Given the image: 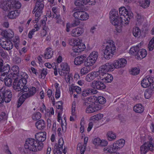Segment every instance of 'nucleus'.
<instances>
[{
    "instance_id": "28",
    "label": "nucleus",
    "mask_w": 154,
    "mask_h": 154,
    "mask_svg": "<svg viewBox=\"0 0 154 154\" xmlns=\"http://www.w3.org/2000/svg\"><path fill=\"white\" fill-rule=\"evenodd\" d=\"M125 140L123 139H120L114 143V146L115 148L118 149L122 148L124 145Z\"/></svg>"
},
{
    "instance_id": "33",
    "label": "nucleus",
    "mask_w": 154,
    "mask_h": 154,
    "mask_svg": "<svg viewBox=\"0 0 154 154\" xmlns=\"http://www.w3.org/2000/svg\"><path fill=\"white\" fill-rule=\"evenodd\" d=\"M96 61L88 56L86 57L85 60V66H92L96 62Z\"/></svg>"
},
{
    "instance_id": "48",
    "label": "nucleus",
    "mask_w": 154,
    "mask_h": 154,
    "mask_svg": "<svg viewBox=\"0 0 154 154\" xmlns=\"http://www.w3.org/2000/svg\"><path fill=\"white\" fill-rule=\"evenodd\" d=\"M41 117V114L39 112H35L32 115V118L34 120L36 121L40 119Z\"/></svg>"
},
{
    "instance_id": "41",
    "label": "nucleus",
    "mask_w": 154,
    "mask_h": 154,
    "mask_svg": "<svg viewBox=\"0 0 154 154\" xmlns=\"http://www.w3.org/2000/svg\"><path fill=\"white\" fill-rule=\"evenodd\" d=\"M27 98L25 94H23L19 98L17 105V107H19L23 103L25 100Z\"/></svg>"
},
{
    "instance_id": "11",
    "label": "nucleus",
    "mask_w": 154,
    "mask_h": 154,
    "mask_svg": "<svg viewBox=\"0 0 154 154\" xmlns=\"http://www.w3.org/2000/svg\"><path fill=\"white\" fill-rule=\"evenodd\" d=\"M12 72L8 75L14 79H18L23 77L22 75H19V68L17 66H14L12 67L11 70Z\"/></svg>"
},
{
    "instance_id": "45",
    "label": "nucleus",
    "mask_w": 154,
    "mask_h": 154,
    "mask_svg": "<svg viewBox=\"0 0 154 154\" xmlns=\"http://www.w3.org/2000/svg\"><path fill=\"white\" fill-rule=\"evenodd\" d=\"M11 10L15 9H18L20 8L21 6V3L18 1H15L13 4L11 5Z\"/></svg>"
},
{
    "instance_id": "32",
    "label": "nucleus",
    "mask_w": 154,
    "mask_h": 154,
    "mask_svg": "<svg viewBox=\"0 0 154 154\" xmlns=\"http://www.w3.org/2000/svg\"><path fill=\"white\" fill-rule=\"evenodd\" d=\"M133 110L136 112L141 113L143 111L144 108L141 104H138L134 106Z\"/></svg>"
},
{
    "instance_id": "8",
    "label": "nucleus",
    "mask_w": 154,
    "mask_h": 154,
    "mask_svg": "<svg viewBox=\"0 0 154 154\" xmlns=\"http://www.w3.org/2000/svg\"><path fill=\"white\" fill-rule=\"evenodd\" d=\"M154 150V146L151 142H149L145 143L140 146V154H146L149 150Z\"/></svg>"
},
{
    "instance_id": "24",
    "label": "nucleus",
    "mask_w": 154,
    "mask_h": 154,
    "mask_svg": "<svg viewBox=\"0 0 154 154\" xmlns=\"http://www.w3.org/2000/svg\"><path fill=\"white\" fill-rule=\"evenodd\" d=\"M0 7L5 11L11 10V6L6 0H1L0 2Z\"/></svg>"
},
{
    "instance_id": "36",
    "label": "nucleus",
    "mask_w": 154,
    "mask_h": 154,
    "mask_svg": "<svg viewBox=\"0 0 154 154\" xmlns=\"http://www.w3.org/2000/svg\"><path fill=\"white\" fill-rule=\"evenodd\" d=\"M35 125L38 129L39 130L43 129L45 127V122L42 120H40L36 122Z\"/></svg>"
},
{
    "instance_id": "54",
    "label": "nucleus",
    "mask_w": 154,
    "mask_h": 154,
    "mask_svg": "<svg viewBox=\"0 0 154 154\" xmlns=\"http://www.w3.org/2000/svg\"><path fill=\"white\" fill-rule=\"evenodd\" d=\"M148 48L149 51H152L154 48V37L149 42L148 45Z\"/></svg>"
},
{
    "instance_id": "15",
    "label": "nucleus",
    "mask_w": 154,
    "mask_h": 154,
    "mask_svg": "<svg viewBox=\"0 0 154 154\" xmlns=\"http://www.w3.org/2000/svg\"><path fill=\"white\" fill-rule=\"evenodd\" d=\"M44 7V5L42 3L36 2L34 8L32 11V13H35L36 15L38 16L41 15Z\"/></svg>"
},
{
    "instance_id": "4",
    "label": "nucleus",
    "mask_w": 154,
    "mask_h": 154,
    "mask_svg": "<svg viewBox=\"0 0 154 154\" xmlns=\"http://www.w3.org/2000/svg\"><path fill=\"white\" fill-rule=\"evenodd\" d=\"M19 81L18 79H14V81L13 83V88L16 91H23L26 92L28 89V88L25 86L27 81L26 78L22 77Z\"/></svg>"
},
{
    "instance_id": "10",
    "label": "nucleus",
    "mask_w": 154,
    "mask_h": 154,
    "mask_svg": "<svg viewBox=\"0 0 154 154\" xmlns=\"http://www.w3.org/2000/svg\"><path fill=\"white\" fill-rule=\"evenodd\" d=\"M0 45L5 50L7 51L11 50L13 47V44L11 41L4 38L0 39Z\"/></svg>"
},
{
    "instance_id": "40",
    "label": "nucleus",
    "mask_w": 154,
    "mask_h": 154,
    "mask_svg": "<svg viewBox=\"0 0 154 154\" xmlns=\"http://www.w3.org/2000/svg\"><path fill=\"white\" fill-rule=\"evenodd\" d=\"M106 136L108 140L109 141L114 140L116 138V135L115 134L111 131L108 132Z\"/></svg>"
},
{
    "instance_id": "16",
    "label": "nucleus",
    "mask_w": 154,
    "mask_h": 154,
    "mask_svg": "<svg viewBox=\"0 0 154 154\" xmlns=\"http://www.w3.org/2000/svg\"><path fill=\"white\" fill-rule=\"evenodd\" d=\"M84 31V28L79 27L73 29L70 32V35L73 37H78L82 35Z\"/></svg>"
},
{
    "instance_id": "22",
    "label": "nucleus",
    "mask_w": 154,
    "mask_h": 154,
    "mask_svg": "<svg viewBox=\"0 0 154 154\" xmlns=\"http://www.w3.org/2000/svg\"><path fill=\"white\" fill-rule=\"evenodd\" d=\"M87 56L85 54L81 55L76 57L74 60V63L76 65H79L83 63L85 60Z\"/></svg>"
},
{
    "instance_id": "44",
    "label": "nucleus",
    "mask_w": 154,
    "mask_h": 154,
    "mask_svg": "<svg viewBox=\"0 0 154 154\" xmlns=\"http://www.w3.org/2000/svg\"><path fill=\"white\" fill-rule=\"evenodd\" d=\"M139 45L136 47H132L130 48L129 51V53L131 55H135L136 56L137 53L139 50Z\"/></svg>"
},
{
    "instance_id": "37",
    "label": "nucleus",
    "mask_w": 154,
    "mask_h": 154,
    "mask_svg": "<svg viewBox=\"0 0 154 154\" xmlns=\"http://www.w3.org/2000/svg\"><path fill=\"white\" fill-rule=\"evenodd\" d=\"M154 92V89L152 88H148L144 92V97L146 99L150 98Z\"/></svg>"
},
{
    "instance_id": "61",
    "label": "nucleus",
    "mask_w": 154,
    "mask_h": 154,
    "mask_svg": "<svg viewBox=\"0 0 154 154\" xmlns=\"http://www.w3.org/2000/svg\"><path fill=\"white\" fill-rule=\"evenodd\" d=\"M56 106L57 109H60V112L63 111L62 103L61 101L57 102L56 103Z\"/></svg>"
},
{
    "instance_id": "58",
    "label": "nucleus",
    "mask_w": 154,
    "mask_h": 154,
    "mask_svg": "<svg viewBox=\"0 0 154 154\" xmlns=\"http://www.w3.org/2000/svg\"><path fill=\"white\" fill-rule=\"evenodd\" d=\"M140 72V70L139 69L134 68H133L131 71V73L132 75H137Z\"/></svg>"
},
{
    "instance_id": "52",
    "label": "nucleus",
    "mask_w": 154,
    "mask_h": 154,
    "mask_svg": "<svg viewBox=\"0 0 154 154\" xmlns=\"http://www.w3.org/2000/svg\"><path fill=\"white\" fill-rule=\"evenodd\" d=\"M82 18H80V20L82 21H85L89 18L88 14L86 12L82 11Z\"/></svg>"
},
{
    "instance_id": "9",
    "label": "nucleus",
    "mask_w": 154,
    "mask_h": 154,
    "mask_svg": "<svg viewBox=\"0 0 154 154\" xmlns=\"http://www.w3.org/2000/svg\"><path fill=\"white\" fill-rule=\"evenodd\" d=\"M114 66L113 65V62L112 63H107L105 64L102 66L99 69L100 73H107L108 71H112L115 69Z\"/></svg>"
},
{
    "instance_id": "30",
    "label": "nucleus",
    "mask_w": 154,
    "mask_h": 154,
    "mask_svg": "<svg viewBox=\"0 0 154 154\" xmlns=\"http://www.w3.org/2000/svg\"><path fill=\"white\" fill-rule=\"evenodd\" d=\"M97 93V91L96 89H87L83 91L82 94L83 96L86 97L88 95L96 94Z\"/></svg>"
},
{
    "instance_id": "60",
    "label": "nucleus",
    "mask_w": 154,
    "mask_h": 154,
    "mask_svg": "<svg viewBox=\"0 0 154 154\" xmlns=\"http://www.w3.org/2000/svg\"><path fill=\"white\" fill-rule=\"evenodd\" d=\"M120 63L117 60H115L113 62V65L114 66L115 68L116 69L122 68V67L121 65V66H120Z\"/></svg>"
},
{
    "instance_id": "18",
    "label": "nucleus",
    "mask_w": 154,
    "mask_h": 154,
    "mask_svg": "<svg viewBox=\"0 0 154 154\" xmlns=\"http://www.w3.org/2000/svg\"><path fill=\"white\" fill-rule=\"evenodd\" d=\"M100 79L104 81L106 83L111 82L113 80V77L110 74L103 72V73H100Z\"/></svg>"
},
{
    "instance_id": "23",
    "label": "nucleus",
    "mask_w": 154,
    "mask_h": 154,
    "mask_svg": "<svg viewBox=\"0 0 154 154\" xmlns=\"http://www.w3.org/2000/svg\"><path fill=\"white\" fill-rule=\"evenodd\" d=\"M147 51L144 49H140L139 48V50L137 51L136 55V57L137 59H142L144 58L146 55Z\"/></svg>"
},
{
    "instance_id": "14",
    "label": "nucleus",
    "mask_w": 154,
    "mask_h": 154,
    "mask_svg": "<svg viewBox=\"0 0 154 154\" xmlns=\"http://www.w3.org/2000/svg\"><path fill=\"white\" fill-rule=\"evenodd\" d=\"M100 73L99 70L97 71L90 72L86 76L85 80L88 82H91L98 76L100 77Z\"/></svg>"
},
{
    "instance_id": "38",
    "label": "nucleus",
    "mask_w": 154,
    "mask_h": 154,
    "mask_svg": "<svg viewBox=\"0 0 154 154\" xmlns=\"http://www.w3.org/2000/svg\"><path fill=\"white\" fill-rule=\"evenodd\" d=\"M91 70V68L89 66H85L82 67L80 70V74L82 76L86 74Z\"/></svg>"
},
{
    "instance_id": "27",
    "label": "nucleus",
    "mask_w": 154,
    "mask_h": 154,
    "mask_svg": "<svg viewBox=\"0 0 154 154\" xmlns=\"http://www.w3.org/2000/svg\"><path fill=\"white\" fill-rule=\"evenodd\" d=\"M28 92L25 93L24 94L27 98H28L34 96L36 92V89L35 87H32L28 89L27 91Z\"/></svg>"
},
{
    "instance_id": "51",
    "label": "nucleus",
    "mask_w": 154,
    "mask_h": 154,
    "mask_svg": "<svg viewBox=\"0 0 154 154\" xmlns=\"http://www.w3.org/2000/svg\"><path fill=\"white\" fill-rule=\"evenodd\" d=\"M97 102H96L94 103H97V104L99 103L100 104H103L106 101L105 98L102 96L98 97L97 99Z\"/></svg>"
},
{
    "instance_id": "35",
    "label": "nucleus",
    "mask_w": 154,
    "mask_h": 154,
    "mask_svg": "<svg viewBox=\"0 0 154 154\" xmlns=\"http://www.w3.org/2000/svg\"><path fill=\"white\" fill-rule=\"evenodd\" d=\"M53 54V51L51 48H47L46 49L44 54L45 57L46 59L51 58L52 57Z\"/></svg>"
},
{
    "instance_id": "63",
    "label": "nucleus",
    "mask_w": 154,
    "mask_h": 154,
    "mask_svg": "<svg viewBox=\"0 0 154 154\" xmlns=\"http://www.w3.org/2000/svg\"><path fill=\"white\" fill-rule=\"evenodd\" d=\"M55 18L56 20V23H57L61 24L63 22L62 20L60 17V15H56Z\"/></svg>"
},
{
    "instance_id": "3",
    "label": "nucleus",
    "mask_w": 154,
    "mask_h": 154,
    "mask_svg": "<svg viewBox=\"0 0 154 154\" xmlns=\"http://www.w3.org/2000/svg\"><path fill=\"white\" fill-rule=\"evenodd\" d=\"M105 49L104 54L105 57L107 59L112 58L114 55L116 50V46L114 42L110 39L106 40L105 43Z\"/></svg>"
},
{
    "instance_id": "34",
    "label": "nucleus",
    "mask_w": 154,
    "mask_h": 154,
    "mask_svg": "<svg viewBox=\"0 0 154 154\" xmlns=\"http://www.w3.org/2000/svg\"><path fill=\"white\" fill-rule=\"evenodd\" d=\"M82 11L80 10H77L74 9L72 12L74 11L72 14V16L76 19L80 20V18H82Z\"/></svg>"
},
{
    "instance_id": "59",
    "label": "nucleus",
    "mask_w": 154,
    "mask_h": 154,
    "mask_svg": "<svg viewBox=\"0 0 154 154\" xmlns=\"http://www.w3.org/2000/svg\"><path fill=\"white\" fill-rule=\"evenodd\" d=\"M120 63L117 60H115L113 62V65L114 66L115 68L116 69L122 68V67L121 65V66H120Z\"/></svg>"
},
{
    "instance_id": "56",
    "label": "nucleus",
    "mask_w": 154,
    "mask_h": 154,
    "mask_svg": "<svg viewBox=\"0 0 154 154\" xmlns=\"http://www.w3.org/2000/svg\"><path fill=\"white\" fill-rule=\"evenodd\" d=\"M120 63V65L122 66V68L124 67L127 64V61L126 59L124 58H121L117 60Z\"/></svg>"
},
{
    "instance_id": "12",
    "label": "nucleus",
    "mask_w": 154,
    "mask_h": 154,
    "mask_svg": "<svg viewBox=\"0 0 154 154\" xmlns=\"http://www.w3.org/2000/svg\"><path fill=\"white\" fill-rule=\"evenodd\" d=\"M63 143V139L62 138H60L58 141V143H56L55 145L54 150V154H62Z\"/></svg>"
},
{
    "instance_id": "62",
    "label": "nucleus",
    "mask_w": 154,
    "mask_h": 154,
    "mask_svg": "<svg viewBox=\"0 0 154 154\" xmlns=\"http://www.w3.org/2000/svg\"><path fill=\"white\" fill-rule=\"evenodd\" d=\"M101 139L99 138L94 139L93 140V143L95 146H99Z\"/></svg>"
},
{
    "instance_id": "53",
    "label": "nucleus",
    "mask_w": 154,
    "mask_h": 154,
    "mask_svg": "<svg viewBox=\"0 0 154 154\" xmlns=\"http://www.w3.org/2000/svg\"><path fill=\"white\" fill-rule=\"evenodd\" d=\"M52 91L50 89H48L47 91V94L48 97L49 98H51V100H52V103L53 105H54V98L52 96Z\"/></svg>"
},
{
    "instance_id": "6",
    "label": "nucleus",
    "mask_w": 154,
    "mask_h": 154,
    "mask_svg": "<svg viewBox=\"0 0 154 154\" xmlns=\"http://www.w3.org/2000/svg\"><path fill=\"white\" fill-rule=\"evenodd\" d=\"M12 94L11 91L6 89L4 87L0 89V106H2V103L9 102L11 98Z\"/></svg>"
},
{
    "instance_id": "25",
    "label": "nucleus",
    "mask_w": 154,
    "mask_h": 154,
    "mask_svg": "<svg viewBox=\"0 0 154 154\" xmlns=\"http://www.w3.org/2000/svg\"><path fill=\"white\" fill-rule=\"evenodd\" d=\"M92 85L95 86L96 88L98 90H102L105 89L106 87L104 84L99 81L94 80L92 82Z\"/></svg>"
},
{
    "instance_id": "57",
    "label": "nucleus",
    "mask_w": 154,
    "mask_h": 154,
    "mask_svg": "<svg viewBox=\"0 0 154 154\" xmlns=\"http://www.w3.org/2000/svg\"><path fill=\"white\" fill-rule=\"evenodd\" d=\"M7 119V116L5 112H2L0 114V122L6 120Z\"/></svg>"
},
{
    "instance_id": "26",
    "label": "nucleus",
    "mask_w": 154,
    "mask_h": 154,
    "mask_svg": "<svg viewBox=\"0 0 154 154\" xmlns=\"http://www.w3.org/2000/svg\"><path fill=\"white\" fill-rule=\"evenodd\" d=\"M152 82V79L151 78L146 77L141 82V85L143 88H146L150 86Z\"/></svg>"
},
{
    "instance_id": "2",
    "label": "nucleus",
    "mask_w": 154,
    "mask_h": 154,
    "mask_svg": "<svg viewBox=\"0 0 154 154\" xmlns=\"http://www.w3.org/2000/svg\"><path fill=\"white\" fill-rule=\"evenodd\" d=\"M109 16L111 23L115 26L117 32L120 33L122 31V23L119 16L118 11L115 9L111 10L109 12Z\"/></svg>"
},
{
    "instance_id": "43",
    "label": "nucleus",
    "mask_w": 154,
    "mask_h": 154,
    "mask_svg": "<svg viewBox=\"0 0 154 154\" xmlns=\"http://www.w3.org/2000/svg\"><path fill=\"white\" fill-rule=\"evenodd\" d=\"M117 149L115 148L114 147L113 143L112 146H108L107 148H104L103 151L106 153L109 152L111 154L112 152H113V151H115Z\"/></svg>"
},
{
    "instance_id": "64",
    "label": "nucleus",
    "mask_w": 154,
    "mask_h": 154,
    "mask_svg": "<svg viewBox=\"0 0 154 154\" xmlns=\"http://www.w3.org/2000/svg\"><path fill=\"white\" fill-rule=\"evenodd\" d=\"M80 23V22L79 20H74L72 23L71 26L72 27H75L79 25Z\"/></svg>"
},
{
    "instance_id": "31",
    "label": "nucleus",
    "mask_w": 154,
    "mask_h": 154,
    "mask_svg": "<svg viewBox=\"0 0 154 154\" xmlns=\"http://www.w3.org/2000/svg\"><path fill=\"white\" fill-rule=\"evenodd\" d=\"M3 63L0 61V74L3 72H9L10 70V66L7 64L6 66H3Z\"/></svg>"
},
{
    "instance_id": "5",
    "label": "nucleus",
    "mask_w": 154,
    "mask_h": 154,
    "mask_svg": "<svg viewBox=\"0 0 154 154\" xmlns=\"http://www.w3.org/2000/svg\"><path fill=\"white\" fill-rule=\"evenodd\" d=\"M69 44L73 46L72 50L75 53L80 52L85 48V45L79 39L70 38L69 40Z\"/></svg>"
},
{
    "instance_id": "21",
    "label": "nucleus",
    "mask_w": 154,
    "mask_h": 154,
    "mask_svg": "<svg viewBox=\"0 0 154 154\" xmlns=\"http://www.w3.org/2000/svg\"><path fill=\"white\" fill-rule=\"evenodd\" d=\"M88 138L87 137H85L84 139V144L83 145L81 143H79L77 145V149H79V148L80 150V154H84V152L85 151L87 143L88 142Z\"/></svg>"
},
{
    "instance_id": "7",
    "label": "nucleus",
    "mask_w": 154,
    "mask_h": 154,
    "mask_svg": "<svg viewBox=\"0 0 154 154\" xmlns=\"http://www.w3.org/2000/svg\"><path fill=\"white\" fill-rule=\"evenodd\" d=\"M119 11L121 16L120 18V20H121L122 24L128 25L130 18L132 17L131 14L123 6L119 8Z\"/></svg>"
},
{
    "instance_id": "49",
    "label": "nucleus",
    "mask_w": 154,
    "mask_h": 154,
    "mask_svg": "<svg viewBox=\"0 0 154 154\" xmlns=\"http://www.w3.org/2000/svg\"><path fill=\"white\" fill-rule=\"evenodd\" d=\"M98 56V54L97 51H92L89 56L91 58L93 59L94 60H97Z\"/></svg>"
},
{
    "instance_id": "50",
    "label": "nucleus",
    "mask_w": 154,
    "mask_h": 154,
    "mask_svg": "<svg viewBox=\"0 0 154 154\" xmlns=\"http://www.w3.org/2000/svg\"><path fill=\"white\" fill-rule=\"evenodd\" d=\"M69 72H66V73L64 74V75L63 76L64 77L67 83L69 82L70 79L72 78V75H69Z\"/></svg>"
},
{
    "instance_id": "55",
    "label": "nucleus",
    "mask_w": 154,
    "mask_h": 154,
    "mask_svg": "<svg viewBox=\"0 0 154 154\" xmlns=\"http://www.w3.org/2000/svg\"><path fill=\"white\" fill-rule=\"evenodd\" d=\"M5 85L7 86L11 85L12 82L11 79L10 78H7L4 80Z\"/></svg>"
},
{
    "instance_id": "1",
    "label": "nucleus",
    "mask_w": 154,
    "mask_h": 154,
    "mask_svg": "<svg viewBox=\"0 0 154 154\" xmlns=\"http://www.w3.org/2000/svg\"><path fill=\"white\" fill-rule=\"evenodd\" d=\"M24 148L26 149L33 152L40 151L43 148L41 143L32 138H29L26 140Z\"/></svg>"
},
{
    "instance_id": "46",
    "label": "nucleus",
    "mask_w": 154,
    "mask_h": 154,
    "mask_svg": "<svg viewBox=\"0 0 154 154\" xmlns=\"http://www.w3.org/2000/svg\"><path fill=\"white\" fill-rule=\"evenodd\" d=\"M140 34V30L139 28L135 27L133 28V34L135 37H139Z\"/></svg>"
},
{
    "instance_id": "13",
    "label": "nucleus",
    "mask_w": 154,
    "mask_h": 154,
    "mask_svg": "<svg viewBox=\"0 0 154 154\" xmlns=\"http://www.w3.org/2000/svg\"><path fill=\"white\" fill-rule=\"evenodd\" d=\"M101 108V106L97 104V103H96L94 104V105L89 104L86 109V112L88 113H92L100 110Z\"/></svg>"
},
{
    "instance_id": "29",
    "label": "nucleus",
    "mask_w": 154,
    "mask_h": 154,
    "mask_svg": "<svg viewBox=\"0 0 154 154\" xmlns=\"http://www.w3.org/2000/svg\"><path fill=\"white\" fill-rule=\"evenodd\" d=\"M20 14V11L19 10L12 11L8 14V17L11 19H15Z\"/></svg>"
},
{
    "instance_id": "19",
    "label": "nucleus",
    "mask_w": 154,
    "mask_h": 154,
    "mask_svg": "<svg viewBox=\"0 0 154 154\" xmlns=\"http://www.w3.org/2000/svg\"><path fill=\"white\" fill-rule=\"evenodd\" d=\"M0 34H1L2 35H3L6 38L8 39H11L14 36V32L11 30H9L7 31L0 29Z\"/></svg>"
},
{
    "instance_id": "39",
    "label": "nucleus",
    "mask_w": 154,
    "mask_h": 154,
    "mask_svg": "<svg viewBox=\"0 0 154 154\" xmlns=\"http://www.w3.org/2000/svg\"><path fill=\"white\" fill-rule=\"evenodd\" d=\"M69 91H72V92H76L78 94H79L81 92V89L79 86L72 85L69 88Z\"/></svg>"
},
{
    "instance_id": "47",
    "label": "nucleus",
    "mask_w": 154,
    "mask_h": 154,
    "mask_svg": "<svg viewBox=\"0 0 154 154\" xmlns=\"http://www.w3.org/2000/svg\"><path fill=\"white\" fill-rule=\"evenodd\" d=\"M103 117V115L102 114L99 113L91 117V120L94 121L96 120L98 121L102 119Z\"/></svg>"
},
{
    "instance_id": "42",
    "label": "nucleus",
    "mask_w": 154,
    "mask_h": 154,
    "mask_svg": "<svg viewBox=\"0 0 154 154\" xmlns=\"http://www.w3.org/2000/svg\"><path fill=\"white\" fill-rule=\"evenodd\" d=\"M150 3V0H144L140 2V6L143 8H145L148 7Z\"/></svg>"
},
{
    "instance_id": "20",
    "label": "nucleus",
    "mask_w": 154,
    "mask_h": 154,
    "mask_svg": "<svg viewBox=\"0 0 154 154\" xmlns=\"http://www.w3.org/2000/svg\"><path fill=\"white\" fill-rule=\"evenodd\" d=\"M60 67L61 70L59 71L58 72L61 76L64 75V74L66 73V72H69V68L67 63H62L60 65Z\"/></svg>"
},
{
    "instance_id": "17",
    "label": "nucleus",
    "mask_w": 154,
    "mask_h": 154,
    "mask_svg": "<svg viewBox=\"0 0 154 154\" xmlns=\"http://www.w3.org/2000/svg\"><path fill=\"white\" fill-rule=\"evenodd\" d=\"M46 134L45 132H40L35 135V140L39 143H42V147H43V143L42 142L44 141L46 138Z\"/></svg>"
}]
</instances>
